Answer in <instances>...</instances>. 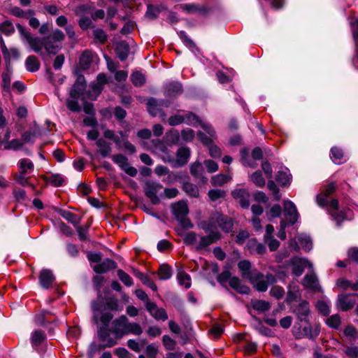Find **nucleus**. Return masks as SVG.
<instances>
[{"mask_svg": "<svg viewBox=\"0 0 358 358\" xmlns=\"http://www.w3.org/2000/svg\"><path fill=\"white\" fill-rule=\"evenodd\" d=\"M59 214L63 218L72 223L74 226H78L80 223V219L70 211L61 210Z\"/></svg>", "mask_w": 358, "mask_h": 358, "instance_id": "36", "label": "nucleus"}, {"mask_svg": "<svg viewBox=\"0 0 358 358\" xmlns=\"http://www.w3.org/2000/svg\"><path fill=\"white\" fill-rule=\"evenodd\" d=\"M238 267L241 272L243 278L249 280L253 275V269H251V264L248 260H242L238 262Z\"/></svg>", "mask_w": 358, "mask_h": 358, "instance_id": "25", "label": "nucleus"}, {"mask_svg": "<svg viewBox=\"0 0 358 358\" xmlns=\"http://www.w3.org/2000/svg\"><path fill=\"white\" fill-rule=\"evenodd\" d=\"M136 276L140 279V280L146 286L149 287L153 291L157 290L156 285L150 279V278L144 274L137 272Z\"/></svg>", "mask_w": 358, "mask_h": 358, "instance_id": "48", "label": "nucleus"}, {"mask_svg": "<svg viewBox=\"0 0 358 358\" xmlns=\"http://www.w3.org/2000/svg\"><path fill=\"white\" fill-rule=\"evenodd\" d=\"M289 265L292 266V272L299 277L303 273L306 267L311 268L313 265L306 259L294 257L289 260Z\"/></svg>", "mask_w": 358, "mask_h": 358, "instance_id": "9", "label": "nucleus"}, {"mask_svg": "<svg viewBox=\"0 0 358 358\" xmlns=\"http://www.w3.org/2000/svg\"><path fill=\"white\" fill-rule=\"evenodd\" d=\"M55 280V277L51 271L43 269L39 276V282L41 287L45 289L49 288Z\"/></svg>", "mask_w": 358, "mask_h": 358, "instance_id": "21", "label": "nucleus"}, {"mask_svg": "<svg viewBox=\"0 0 358 358\" xmlns=\"http://www.w3.org/2000/svg\"><path fill=\"white\" fill-rule=\"evenodd\" d=\"M182 85L178 82H172L166 87L165 94L166 96H176L182 92Z\"/></svg>", "mask_w": 358, "mask_h": 358, "instance_id": "29", "label": "nucleus"}, {"mask_svg": "<svg viewBox=\"0 0 358 358\" xmlns=\"http://www.w3.org/2000/svg\"><path fill=\"white\" fill-rule=\"evenodd\" d=\"M230 180L231 178L229 176L221 173L213 176L210 182L213 186H222Z\"/></svg>", "mask_w": 358, "mask_h": 358, "instance_id": "37", "label": "nucleus"}, {"mask_svg": "<svg viewBox=\"0 0 358 358\" xmlns=\"http://www.w3.org/2000/svg\"><path fill=\"white\" fill-rule=\"evenodd\" d=\"M159 278L162 280H166L172 276V269L167 264H162L159 266L157 271Z\"/></svg>", "mask_w": 358, "mask_h": 358, "instance_id": "34", "label": "nucleus"}, {"mask_svg": "<svg viewBox=\"0 0 358 358\" xmlns=\"http://www.w3.org/2000/svg\"><path fill=\"white\" fill-rule=\"evenodd\" d=\"M166 141L169 144H176L180 139V135L177 130H171L165 136Z\"/></svg>", "mask_w": 358, "mask_h": 358, "instance_id": "43", "label": "nucleus"}, {"mask_svg": "<svg viewBox=\"0 0 358 358\" xmlns=\"http://www.w3.org/2000/svg\"><path fill=\"white\" fill-rule=\"evenodd\" d=\"M229 283L231 288L240 294H248L250 292V288L248 286L243 285L240 279L237 277L231 278Z\"/></svg>", "mask_w": 358, "mask_h": 358, "instance_id": "26", "label": "nucleus"}, {"mask_svg": "<svg viewBox=\"0 0 358 358\" xmlns=\"http://www.w3.org/2000/svg\"><path fill=\"white\" fill-rule=\"evenodd\" d=\"M169 105L170 103L168 101L158 100L155 98H150L147 101L148 110L152 116L159 115L164 117L165 114L162 111V108L169 107Z\"/></svg>", "mask_w": 358, "mask_h": 358, "instance_id": "5", "label": "nucleus"}, {"mask_svg": "<svg viewBox=\"0 0 358 358\" xmlns=\"http://www.w3.org/2000/svg\"><path fill=\"white\" fill-rule=\"evenodd\" d=\"M145 307L150 315H152L156 320L165 321L168 319L166 310L162 308H158L155 303L148 301L145 303Z\"/></svg>", "mask_w": 358, "mask_h": 358, "instance_id": "15", "label": "nucleus"}, {"mask_svg": "<svg viewBox=\"0 0 358 358\" xmlns=\"http://www.w3.org/2000/svg\"><path fill=\"white\" fill-rule=\"evenodd\" d=\"M326 324L329 327L337 329L341 324V317L338 315H333L327 319Z\"/></svg>", "mask_w": 358, "mask_h": 358, "instance_id": "52", "label": "nucleus"}, {"mask_svg": "<svg viewBox=\"0 0 358 358\" xmlns=\"http://www.w3.org/2000/svg\"><path fill=\"white\" fill-rule=\"evenodd\" d=\"M301 297V292L299 285L296 282H291L287 287L286 302L290 303L297 301Z\"/></svg>", "mask_w": 358, "mask_h": 358, "instance_id": "20", "label": "nucleus"}, {"mask_svg": "<svg viewBox=\"0 0 358 358\" xmlns=\"http://www.w3.org/2000/svg\"><path fill=\"white\" fill-rule=\"evenodd\" d=\"M248 280L257 291L265 292L269 285L275 282V278L272 274L264 275L257 269H253V275Z\"/></svg>", "mask_w": 358, "mask_h": 358, "instance_id": "2", "label": "nucleus"}, {"mask_svg": "<svg viewBox=\"0 0 358 358\" xmlns=\"http://www.w3.org/2000/svg\"><path fill=\"white\" fill-rule=\"evenodd\" d=\"M172 212L176 219L185 217L189 212L187 204L185 201H178L172 206Z\"/></svg>", "mask_w": 358, "mask_h": 358, "instance_id": "22", "label": "nucleus"}, {"mask_svg": "<svg viewBox=\"0 0 358 358\" xmlns=\"http://www.w3.org/2000/svg\"><path fill=\"white\" fill-rule=\"evenodd\" d=\"M117 276L126 286L129 287L133 284L132 278L123 270L119 269L117 271Z\"/></svg>", "mask_w": 358, "mask_h": 358, "instance_id": "51", "label": "nucleus"}, {"mask_svg": "<svg viewBox=\"0 0 358 358\" xmlns=\"http://www.w3.org/2000/svg\"><path fill=\"white\" fill-rule=\"evenodd\" d=\"M116 267V263L109 259H105L102 263L94 266V271L97 273H104Z\"/></svg>", "mask_w": 358, "mask_h": 358, "instance_id": "24", "label": "nucleus"}, {"mask_svg": "<svg viewBox=\"0 0 358 358\" xmlns=\"http://www.w3.org/2000/svg\"><path fill=\"white\" fill-rule=\"evenodd\" d=\"M334 220L339 224L342 221L346 219H350L352 217V211L349 209H345L340 212H331V213Z\"/></svg>", "mask_w": 358, "mask_h": 358, "instance_id": "31", "label": "nucleus"}, {"mask_svg": "<svg viewBox=\"0 0 358 358\" xmlns=\"http://www.w3.org/2000/svg\"><path fill=\"white\" fill-rule=\"evenodd\" d=\"M303 286L306 288L314 291L320 289L317 277L315 273L306 274L303 279Z\"/></svg>", "mask_w": 358, "mask_h": 358, "instance_id": "18", "label": "nucleus"}, {"mask_svg": "<svg viewBox=\"0 0 358 358\" xmlns=\"http://www.w3.org/2000/svg\"><path fill=\"white\" fill-rule=\"evenodd\" d=\"M18 29L22 38V41L27 42L34 51L38 52L42 50L45 44V38L41 39L39 38L32 37L31 35L21 26H18Z\"/></svg>", "mask_w": 358, "mask_h": 358, "instance_id": "4", "label": "nucleus"}, {"mask_svg": "<svg viewBox=\"0 0 358 358\" xmlns=\"http://www.w3.org/2000/svg\"><path fill=\"white\" fill-rule=\"evenodd\" d=\"M252 308L258 311L264 312L270 309L271 305L264 300H255L252 303Z\"/></svg>", "mask_w": 358, "mask_h": 358, "instance_id": "39", "label": "nucleus"}, {"mask_svg": "<svg viewBox=\"0 0 358 358\" xmlns=\"http://www.w3.org/2000/svg\"><path fill=\"white\" fill-rule=\"evenodd\" d=\"M26 68L29 71L34 72L39 69L40 63L38 59L33 55L29 56L25 62Z\"/></svg>", "mask_w": 358, "mask_h": 358, "instance_id": "33", "label": "nucleus"}, {"mask_svg": "<svg viewBox=\"0 0 358 358\" xmlns=\"http://www.w3.org/2000/svg\"><path fill=\"white\" fill-rule=\"evenodd\" d=\"M355 305V301L349 299L348 296L347 295H339L338 296V306L339 308L343 310L346 311L352 308H353Z\"/></svg>", "mask_w": 358, "mask_h": 358, "instance_id": "32", "label": "nucleus"}, {"mask_svg": "<svg viewBox=\"0 0 358 358\" xmlns=\"http://www.w3.org/2000/svg\"><path fill=\"white\" fill-rule=\"evenodd\" d=\"M270 294L276 299H280L284 296L285 291L282 287L273 286L270 289Z\"/></svg>", "mask_w": 358, "mask_h": 358, "instance_id": "54", "label": "nucleus"}, {"mask_svg": "<svg viewBox=\"0 0 358 358\" xmlns=\"http://www.w3.org/2000/svg\"><path fill=\"white\" fill-rule=\"evenodd\" d=\"M275 178L281 185H286L290 182V175L287 171H278Z\"/></svg>", "mask_w": 358, "mask_h": 358, "instance_id": "47", "label": "nucleus"}, {"mask_svg": "<svg viewBox=\"0 0 358 358\" xmlns=\"http://www.w3.org/2000/svg\"><path fill=\"white\" fill-rule=\"evenodd\" d=\"M232 196L234 199L238 200L240 205L247 208L250 206L249 197L250 194L245 189H237L232 192Z\"/></svg>", "mask_w": 358, "mask_h": 358, "instance_id": "17", "label": "nucleus"}, {"mask_svg": "<svg viewBox=\"0 0 358 358\" xmlns=\"http://www.w3.org/2000/svg\"><path fill=\"white\" fill-rule=\"evenodd\" d=\"M20 173L22 174H27L31 173L34 169L33 163L28 159H22L19 162Z\"/></svg>", "mask_w": 358, "mask_h": 358, "instance_id": "35", "label": "nucleus"}, {"mask_svg": "<svg viewBox=\"0 0 358 358\" xmlns=\"http://www.w3.org/2000/svg\"><path fill=\"white\" fill-rule=\"evenodd\" d=\"M180 8L188 13H203L206 11L204 7H199L195 4H182Z\"/></svg>", "mask_w": 358, "mask_h": 358, "instance_id": "40", "label": "nucleus"}, {"mask_svg": "<svg viewBox=\"0 0 358 358\" xmlns=\"http://www.w3.org/2000/svg\"><path fill=\"white\" fill-rule=\"evenodd\" d=\"M87 7L82 5L77 7L74 10L76 15L80 16L78 24L83 30L87 29L92 24V21L90 17L83 16L87 12Z\"/></svg>", "mask_w": 358, "mask_h": 358, "instance_id": "16", "label": "nucleus"}, {"mask_svg": "<svg viewBox=\"0 0 358 358\" xmlns=\"http://www.w3.org/2000/svg\"><path fill=\"white\" fill-rule=\"evenodd\" d=\"M162 341H163V344L166 350H171L175 348L176 343L170 336H166V335L164 336L163 338H162Z\"/></svg>", "mask_w": 358, "mask_h": 358, "instance_id": "63", "label": "nucleus"}, {"mask_svg": "<svg viewBox=\"0 0 358 358\" xmlns=\"http://www.w3.org/2000/svg\"><path fill=\"white\" fill-rule=\"evenodd\" d=\"M331 158L334 162V163H336V164L341 163V160L343 157V152L342 150L337 147H334L331 148Z\"/></svg>", "mask_w": 358, "mask_h": 358, "instance_id": "49", "label": "nucleus"}, {"mask_svg": "<svg viewBox=\"0 0 358 358\" xmlns=\"http://www.w3.org/2000/svg\"><path fill=\"white\" fill-rule=\"evenodd\" d=\"M201 228L205 230L206 232L210 231V234L207 236H199V242L196 245L198 250L206 249L208 246L221 238L220 232L217 231H211L212 227L209 224L206 226L203 224Z\"/></svg>", "mask_w": 358, "mask_h": 358, "instance_id": "3", "label": "nucleus"}, {"mask_svg": "<svg viewBox=\"0 0 358 358\" xmlns=\"http://www.w3.org/2000/svg\"><path fill=\"white\" fill-rule=\"evenodd\" d=\"M96 145L99 148L98 152L100 153L102 157H106L110 155L112 150L109 143L102 138H99L97 139Z\"/></svg>", "mask_w": 358, "mask_h": 358, "instance_id": "27", "label": "nucleus"}, {"mask_svg": "<svg viewBox=\"0 0 358 358\" xmlns=\"http://www.w3.org/2000/svg\"><path fill=\"white\" fill-rule=\"evenodd\" d=\"M184 191L192 197H197L199 196V189L196 185L191 182H185L183 185Z\"/></svg>", "mask_w": 358, "mask_h": 358, "instance_id": "42", "label": "nucleus"}, {"mask_svg": "<svg viewBox=\"0 0 358 358\" xmlns=\"http://www.w3.org/2000/svg\"><path fill=\"white\" fill-rule=\"evenodd\" d=\"M293 313L299 321L308 322L310 315L309 303L306 301H302L294 308Z\"/></svg>", "mask_w": 358, "mask_h": 358, "instance_id": "14", "label": "nucleus"}, {"mask_svg": "<svg viewBox=\"0 0 358 358\" xmlns=\"http://www.w3.org/2000/svg\"><path fill=\"white\" fill-rule=\"evenodd\" d=\"M94 55L90 51H85L80 57V66L83 70L89 69L92 62Z\"/></svg>", "mask_w": 358, "mask_h": 358, "instance_id": "30", "label": "nucleus"}, {"mask_svg": "<svg viewBox=\"0 0 358 358\" xmlns=\"http://www.w3.org/2000/svg\"><path fill=\"white\" fill-rule=\"evenodd\" d=\"M64 34L59 29H55L51 35L45 38L44 48L46 51L50 54H55L58 45H54V43L61 42L64 39Z\"/></svg>", "mask_w": 358, "mask_h": 358, "instance_id": "8", "label": "nucleus"}, {"mask_svg": "<svg viewBox=\"0 0 358 358\" xmlns=\"http://www.w3.org/2000/svg\"><path fill=\"white\" fill-rule=\"evenodd\" d=\"M208 224L211 227L217 224L224 232L230 231L233 227L231 218L217 213L212 216Z\"/></svg>", "mask_w": 358, "mask_h": 358, "instance_id": "7", "label": "nucleus"}, {"mask_svg": "<svg viewBox=\"0 0 358 358\" xmlns=\"http://www.w3.org/2000/svg\"><path fill=\"white\" fill-rule=\"evenodd\" d=\"M316 307L318 311L324 316L329 315L330 313L329 306L323 301H318L316 304Z\"/></svg>", "mask_w": 358, "mask_h": 358, "instance_id": "64", "label": "nucleus"}, {"mask_svg": "<svg viewBox=\"0 0 358 358\" xmlns=\"http://www.w3.org/2000/svg\"><path fill=\"white\" fill-rule=\"evenodd\" d=\"M115 51L120 59L124 61L128 57L129 48L127 43L122 41L117 44Z\"/></svg>", "mask_w": 358, "mask_h": 358, "instance_id": "28", "label": "nucleus"}, {"mask_svg": "<svg viewBox=\"0 0 358 358\" xmlns=\"http://www.w3.org/2000/svg\"><path fill=\"white\" fill-rule=\"evenodd\" d=\"M155 173L159 176H162L169 174L168 176V180L169 181L171 180L172 177H174L173 174L169 173V169L164 166H157L155 169Z\"/></svg>", "mask_w": 358, "mask_h": 358, "instance_id": "58", "label": "nucleus"}, {"mask_svg": "<svg viewBox=\"0 0 358 358\" xmlns=\"http://www.w3.org/2000/svg\"><path fill=\"white\" fill-rule=\"evenodd\" d=\"M283 208L285 219L289 224H294L299 217L296 206L292 201L286 200L284 201Z\"/></svg>", "mask_w": 358, "mask_h": 358, "instance_id": "13", "label": "nucleus"}, {"mask_svg": "<svg viewBox=\"0 0 358 358\" xmlns=\"http://www.w3.org/2000/svg\"><path fill=\"white\" fill-rule=\"evenodd\" d=\"M92 310L93 312V321L95 324H99L101 323L103 325V328L106 329L113 315L110 313H101L100 318L99 317L98 311L99 310V306L96 302L92 303Z\"/></svg>", "mask_w": 358, "mask_h": 358, "instance_id": "10", "label": "nucleus"}, {"mask_svg": "<svg viewBox=\"0 0 358 358\" xmlns=\"http://www.w3.org/2000/svg\"><path fill=\"white\" fill-rule=\"evenodd\" d=\"M307 325L302 327L295 324L292 329V333L295 338L301 339L307 338L310 340H315L320 334V324L315 323L310 324L308 322Z\"/></svg>", "mask_w": 358, "mask_h": 358, "instance_id": "1", "label": "nucleus"}, {"mask_svg": "<svg viewBox=\"0 0 358 358\" xmlns=\"http://www.w3.org/2000/svg\"><path fill=\"white\" fill-rule=\"evenodd\" d=\"M112 159L114 163L117 164L129 176L132 177L136 176V169L130 166L125 156L121 154L115 155L112 157Z\"/></svg>", "mask_w": 358, "mask_h": 358, "instance_id": "12", "label": "nucleus"}, {"mask_svg": "<svg viewBox=\"0 0 358 358\" xmlns=\"http://www.w3.org/2000/svg\"><path fill=\"white\" fill-rule=\"evenodd\" d=\"M208 224L211 227L217 224L224 232L230 231L233 227L231 218L217 213L212 216Z\"/></svg>", "mask_w": 358, "mask_h": 358, "instance_id": "6", "label": "nucleus"}, {"mask_svg": "<svg viewBox=\"0 0 358 358\" xmlns=\"http://www.w3.org/2000/svg\"><path fill=\"white\" fill-rule=\"evenodd\" d=\"M190 157V150L187 147L178 149L176 155V163L178 166H182L187 163Z\"/></svg>", "mask_w": 358, "mask_h": 358, "instance_id": "23", "label": "nucleus"}, {"mask_svg": "<svg viewBox=\"0 0 358 358\" xmlns=\"http://www.w3.org/2000/svg\"><path fill=\"white\" fill-rule=\"evenodd\" d=\"M251 180L258 187H262L265 185V180L264 179L260 171H257L251 176Z\"/></svg>", "mask_w": 358, "mask_h": 358, "instance_id": "50", "label": "nucleus"}, {"mask_svg": "<svg viewBox=\"0 0 358 358\" xmlns=\"http://www.w3.org/2000/svg\"><path fill=\"white\" fill-rule=\"evenodd\" d=\"M93 35L94 38L101 43H103L107 39L106 34L101 29H96L94 30Z\"/></svg>", "mask_w": 358, "mask_h": 358, "instance_id": "61", "label": "nucleus"}, {"mask_svg": "<svg viewBox=\"0 0 358 358\" xmlns=\"http://www.w3.org/2000/svg\"><path fill=\"white\" fill-rule=\"evenodd\" d=\"M225 196V192L222 189H211L208 192V196L210 199L213 201H215L220 198H222Z\"/></svg>", "mask_w": 358, "mask_h": 358, "instance_id": "56", "label": "nucleus"}, {"mask_svg": "<svg viewBox=\"0 0 358 358\" xmlns=\"http://www.w3.org/2000/svg\"><path fill=\"white\" fill-rule=\"evenodd\" d=\"M45 338V334L41 330L35 331L31 336V343L34 345H40Z\"/></svg>", "mask_w": 358, "mask_h": 358, "instance_id": "46", "label": "nucleus"}, {"mask_svg": "<svg viewBox=\"0 0 358 358\" xmlns=\"http://www.w3.org/2000/svg\"><path fill=\"white\" fill-rule=\"evenodd\" d=\"M162 188V185L159 183L146 182L144 187L145 194L150 199L152 204L157 205L159 203V199L157 194Z\"/></svg>", "mask_w": 358, "mask_h": 358, "instance_id": "11", "label": "nucleus"}, {"mask_svg": "<svg viewBox=\"0 0 358 358\" xmlns=\"http://www.w3.org/2000/svg\"><path fill=\"white\" fill-rule=\"evenodd\" d=\"M198 237L199 236L196 234L191 231L185 235L183 240L187 245H195L197 243Z\"/></svg>", "mask_w": 358, "mask_h": 358, "instance_id": "57", "label": "nucleus"}, {"mask_svg": "<svg viewBox=\"0 0 358 358\" xmlns=\"http://www.w3.org/2000/svg\"><path fill=\"white\" fill-rule=\"evenodd\" d=\"M46 181L55 187H59L63 185L64 180L62 175L52 174L50 177L47 178Z\"/></svg>", "mask_w": 358, "mask_h": 358, "instance_id": "44", "label": "nucleus"}, {"mask_svg": "<svg viewBox=\"0 0 358 358\" xmlns=\"http://www.w3.org/2000/svg\"><path fill=\"white\" fill-rule=\"evenodd\" d=\"M203 164L209 173H215L218 170V164L217 162L211 160V159H206L203 162Z\"/></svg>", "mask_w": 358, "mask_h": 358, "instance_id": "60", "label": "nucleus"}, {"mask_svg": "<svg viewBox=\"0 0 358 358\" xmlns=\"http://www.w3.org/2000/svg\"><path fill=\"white\" fill-rule=\"evenodd\" d=\"M0 30L6 35H10L14 32L15 29L11 22L5 21L0 24Z\"/></svg>", "mask_w": 358, "mask_h": 358, "instance_id": "55", "label": "nucleus"}, {"mask_svg": "<svg viewBox=\"0 0 358 358\" xmlns=\"http://www.w3.org/2000/svg\"><path fill=\"white\" fill-rule=\"evenodd\" d=\"M10 74L8 72L2 73V88L3 91L9 92L10 87Z\"/></svg>", "mask_w": 358, "mask_h": 358, "instance_id": "59", "label": "nucleus"}, {"mask_svg": "<svg viewBox=\"0 0 358 358\" xmlns=\"http://www.w3.org/2000/svg\"><path fill=\"white\" fill-rule=\"evenodd\" d=\"M131 80L132 83L137 87H141L145 83V78L144 75L138 71L134 72L131 74Z\"/></svg>", "mask_w": 358, "mask_h": 358, "instance_id": "41", "label": "nucleus"}, {"mask_svg": "<svg viewBox=\"0 0 358 358\" xmlns=\"http://www.w3.org/2000/svg\"><path fill=\"white\" fill-rule=\"evenodd\" d=\"M128 319L126 316L122 315L113 322V331L117 335H123L126 333V328L128 324Z\"/></svg>", "mask_w": 358, "mask_h": 358, "instance_id": "19", "label": "nucleus"}, {"mask_svg": "<svg viewBox=\"0 0 358 358\" xmlns=\"http://www.w3.org/2000/svg\"><path fill=\"white\" fill-rule=\"evenodd\" d=\"M190 172L195 177L201 176V175H202L201 164L198 162L193 163L190 167Z\"/></svg>", "mask_w": 358, "mask_h": 358, "instance_id": "62", "label": "nucleus"}, {"mask_svg": "<svg viewBox=\"0 0 358 358\" xmlns=\"http://www.w3.org/2000/svg\"><path fill=\"white\" fill-rule=\"evenodd\" d=\"M125 334H134L139 336L142 334L143 330L140 324L135 322H128Z\"/></svg>", "mask_w": 358, "mask_h": 358, "instance_id": "38", "label": "nucleus"}, {"mask_svg": "<svg viewBox=\"0 0 358 358\" xmlns=\"http://www.w3.org/2000/svg\"><path fill=\"white\" fill-rule=\"evenodd\" d=\"M178 280L180 285H183L186 289H188L191 286L190 282V277L187 273L180 271L178 272Z\"/></svg>", "mask_w": 358, "mask_h": 358, "instance_id": "45", "label": "nucleus"}, {"mask_svg": "<svg viewBox=\"0 0 358 358\" xmlns=\"http://www.w3.org/2000/svg\"><path fill=\"white\" fill-rule=\"evenodd\" d=\"M184 117H185L184 122L185 123H187V124L196 125V124H199L201 125V123H202V122L199 120V118L192 113H189L186 114L184 116Z\"/></svg>", "mask_w": 358, "mask_h": 358, "instance_id": "53", "label": "nucleus"}]
</instances>
